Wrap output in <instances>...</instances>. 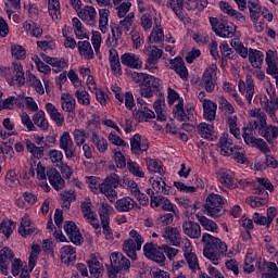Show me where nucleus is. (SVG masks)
Here are the masks:
<instances>
[{
    "label": "nucleus",
    "instance_id": "nucleus-1",
    "mask_svg": "<svg viewBox=\"0 0 278 278\" xmlns=\"http://www.w3.org/2000/svg\"><path fill=\"white\" fill-rule=\"evenodd\" d=\"M202 243L204 244L203 255L210 260L214 266L220 263V255L227 253V243L207 232L202 235Z\"/></svg>",
    "mask_w": 278,
    "mask_h": 278
},
{
    "label": "nucleus",
    "instance_id": "nucleus-2",
    "mask_svg": "<svg viewBox=\"0 0 278 278\" xmlns=\"http://www.w3.org/2000/svg\"><path fill=\"white\" fill-rule=\"evenodd\" d=\"M225 205H227V199L218 193H210L205 199L203 210L206 216L216 219L225 216L227 212Z\"/></svg>",
    "mask_w": 278,
    "mask_h": 278
},
{
    "label": "nucleus",
    "instance_id": "nucleus-3",
    "mask_svg": "<svg viewBox=\"0 0 278 278\" xmlns=\"http://www.w3.org/2000/svg\"><path fill=\"white\" fill-rule=\"evenodd\" d=\"M136 29V13L130 12L119 21V27L112 29V46L116 47L118 45V40L123 36V31L125 34H131Z\"/></svg>",
    "mask_w": 278,
    "mask_h": 278
},
{
    "label": "nucleus",
    "instance_id": "nucleus-4",
    "mask_svg": "<svg viewBox=\"0 0 278 278\" xmlns=\"http://www.w3.org/2000/svg\"><path fill=\"white\" fill-rule=\"evenodd\" d=\"M210 23L214 34L219 38H233L236 36V25L216 17H210Z\"/></svg>",
    "mask_w": 278,
    "mask_h": 278
},
{
    "label": "nucleus",
    "instance_id": "nucleus-5",
    "mask_svg": "<svg viewBox=\"0 0 278 278\" xmlns=\"http://www.w3.org/2000/svg\"><path fill=\"white\" fill-rule=\"evenodd\" d=\"M217 71L218 66H216V64H211L202 75L200 86L208 93H212L214 90H216V85L218 84Z\"/></svg>",
    "mask_w": 278,
    "mask_h": 278
},
{
    "label": "nucleus",
    "instance_id": "nucleus-6",
    "mask_svg": "<svg viewBox=\"0 0 278 278\" xmlns=\"http://www.w3.org/2000/svg\"><path fill=\"white\" fill-rule=\"evenodd\" d=\"M181 250L188 268H190L192 273L201 270V266L199 265V257L197 256V253L192 251V242H190L188 239H185L181 244Z\"/></svg>",
    "mask_w": 278,
    "mask_h": 278
},
{
    "label": "nucleus",
    "instance_id": "nucleus-7",
    "mask_svg": "<svg viewBox=\"0 0 278 278\" xmlns=\"http://www.w3.org/2000/svg\"><path fill=\"white\" fill-rule=\"evenodd\" d=\"M242 138L248 147H255L256 149H260L262 153H270V148H268L266 141H264V139L255 138L253 126L252 128H243Z\"/></svg>",
    "mask_w": 278,
    "mask_h": 278
},
{
    "label": "nucleus",
    "instance_id": "nucleus-8",
    "mask_svg": "<svg viewBox=\"0 0 278 278\" xmlns=\"http://www.w3.org/2000/svg\"><path fill=\"white\" fill-rule=\"evenodd\" d=\"M59 149L65 153L66 160H73V156L77 153V147L71 137V132H62L59 138Z\"/></svg>",
    "mask_w": 278,
    "mask_h": 278
},
{
    "label": "nucleus",
    "instance_id": "nucleus-9",
    "mask_svg": "<svg viewBox=\"0 0 278 278\" xmlns=\"http://www.w3.org/2000/svg\"><path fill=\"white\" fill-rule=\"evenodd\" d=\"M10 73L11 75H7L10 86H15V84L23 86L25 84V71H23L21 62H14Z\"/></svg>",
    "mask_w": 278,
    "mask_h": 278
},
{
    "label": "nucleus",
    "instance_id": "nucleus-10",
    "mask_svg": "<svg viewBox=\"0 0 278 278\" xmlns=\"http://www.w3.org/2000/svg\"><path fill=\"white\" fill-rule=\"evenodd\" d=\"M217 179L222 186L229 188V190H236V188H238V182H236V173L231 172L230 169H218Z\"/></svg>",
    "mask_w": 278,
    "mask_h": 278
},
{
    "label": "nucleus",
    "instance_id": "nucleus-11",
    "mask_svg": "<svg viewBox=\"0 0 278 278\" xmlns=\"http://www.w3.org/2000/svg\"><path fill=\"white\" fill-rule=\"evenodd\" d=\"M239 92L244 94L248 103L253 101V96L255 94V80H253V76L247 75L245 81L240 80L238 84Z\"/></svg>",
    "mask_w": 278,
    "mask_h": 278
},
{
    "label": "nucleus",
    "instance_id": "nucleus-12",
    "mask_svg": "<svg viewBox=\"0 0 278 278\" xmlns=\"http://www.w3.org/2000/svg\"><path fill=\"white\" fill-rule=\"evenodd\" d=\"M150 184L156 194H175V188L166 185V181H164L162 176H151Z\"/></svg>",
    "mask_w": 278,
    "mask_h": 278
},
{
    "label": "nucleus",
    "instance_id": "nucleus-13",
    "mask_svg": "<svg viewBox=\"0 0 278 278\" xmlns=\"http://www.w3.org/2000/svg\"><path fill=\"white\" fill-rule=\"evenodd\" d=\"M125 185L127 186V190L130 194L139 201L140 205H149V197L140 191V187L136 180L126 179Z\"/></svg>",
    "mask_w": 278,
    "mask_h": 278
},
{
    "label": "nucleus",
    "instance_id": "nucleus-14",
    "mask_svg": "<svg viewBox=\"0 0 278 278\" xmlns=\"http://www.w3.org/2000/svg\"><path fill=\"white\" fill-rule=\"evenodd\" d=\"M64 231L73 244L79 245L84 242V237L74 222H65Z\"/></svg>",
    "mask_w": 278,
    "mask_h": 278
},
{
    "label": "nucleus",
    "instance_id": "nucleus-15",
    "mask_svg": "<svg viewBox=\"0 0 278 278\" xmlns=\"http://www.w3.org/2000/svg\"><path fill=\"white\" fill-rule=\"evenodd\" d=\"M111 265L114 266L117 270L123 273V270H129L131 262L125 255L118 252H113L110 255Z\"/></svg>",
    "mask_w": 278,
    "mask_h": 278
},
{
    "label": "nucleus",
    "instance_id": "nucleus-16",
    "mask_svg": "<svg viewBox=\"0 0 278 278\" xmlns=\"http://www.w3.org/2000/svg\"><path fill=\"white\" fill-rule=\"evenodd\" d=\"M167 66L172 68V71H175L180 78L188 79V68L186 67V63H184V59H181V56L168 60Z\"/></svg>",
    "mask_w": 278,
    "mask_h": 278
},
{
    "label": "nucleus",
    "instance_id": "nucleus-17",
    "mask_svg": "<svg viewBox=\"0 0 278 278\" xmlns=\"http://www.w3.org/2000/svg\"><path fill=\"white\" fill-rule=\"evenodd\" d=\"M18 233L22 238H27V236H34L38 233V228L31 223L29 215H24L21 219V225L18 227Z\"/></svg>",
    "mask_w": 278,
    "mask_h": 278
},
{
    "label": "nucleus",
    "instance_id": "nucleus-18",
    "mask_svg": "<svg viewBox=\"0 0 278 278\" xmlns=\"http://www.w3.org/2000/svg\"><path fill=\"white\" fill-rule=\"evenodd\" d=\"M149 40L151 43L164 42V29H162V17L154 16V26L150 33Z\"/></svg>",
    "mask_w": 278,
    "mask_h": 278
},
{
    "label": "nucleus",
    "instance_id": "nucleus-19",
    "mask_svg": "<svg viewBox=\"0 0 278 278\" xmlns=\"http://www.w3.org/2000/svg\"><path fill=\"white\" fill-rule=\"evenodd\" d=\"M47 114L50 116L51 121L55 123L56 127H64V114L55 108V104L48 102L45 108Z\"/></svg>",
    "mask_w": 278,
    "mask_h": 278
},
{
    "label": "nucleus",
    "instance_id": "nucleus-20",
    "mask_svg": "<svg viewBox=\"0 0 278 278\" xmlns=\"http://www.w3.org/2000/svg\"><path fill=\"white\" fill-rule=\"evenodd\" d=\"M217 149L220 155L229 156L233 154V150L236 146H233V141L229 138L228 134H224L218 141Z\"/></svg>",
    "mask_w": 278,
    "mask_h": 278
},
{
    "label": "nucleus",
    "instance_id": "nucleus-21",
    "mask_svg": "<svg viewBox=\"0 0 278 278\" xmlns=\"http://www.w3.org/2000/svg\"><path fill=\"white\" fill-rule=\"evenodd\" d=\"M130 151L135 153V155H140V153L149 151V141L142 140V137L136 134L130 138Z\"/></svg>",
    "mask_w": 278,
    "mask_h": 278
},
{
    "label": "nucleus",
    "instance_id": "nucleus-22",
    "mask_svg": "<svg viewBox=\"0 0 278 278\" xmlns=\"http://www.w3.org/2000/svg\"><path fill=\"white\" fill-rule=\"evenodd\" d=\"M182 231L185 236L193 240L201 238V226L197 222L186 220L182 223Z\"/></svg>",
    "mask_w": 278,
    "mask_h": 278
},
{
    "label": "nucleus",
    "instance_id": "nucleus-23",
    "mask_svg": "<svg viewBox=\"0 0 278 278\" xmlns=\"http://www.w3.org/2000/svg\"><path fill=\"white\" fill-rule=\"evenodd\" d=\"M14 260V252L4 247L0 250V270L2 275H8V268H10V262Z\"/></svg>",
    "mask_w": 278,
    "mask_h": 278
},
{
    "label": "nucleus",
    "instance_id": "nucleus-24",
    "mask_svg": "<svg viewBox=\"0 0 278 278\" xmlns=\"http://www.w3.org/2000/svg\"><path fill=\"white\" fill-rule=\"evenodd\" d=\"M197 132L200 138H203L204 140H216V130L214 129L213 124H207L205 122L200 123L197 126Z\"/></svg>",
    "mask_w": 278,
    "mask_h": 278
},
{
    "label": "nucleus",
    "instance_id": "nucleus-25",
    "mask_svg": "<svg viewBox=\"0 0 278 278\" xmlns=\"http://www.w3.org/2000/svg\"><path fill=\"white\" fill-rule=\"evenodd\" d=\"M47 178L54 190H63L65 186L64 178H62V175L55 168H49L47 170Z\"/></svg>",
    "mask_w": 278,
    "mask_h": 278
},
{
    "label": "nucleus",
    "instance_id": "nucleus-26",
    "mask_svg": "<svg viewBox=\"0 0 278 278\" xmlns=\"http://www.w3.org/2000/svg\"><path fill=\"white\" fill-rule=\"evenodd\" d=\"M23 29L26 31V36H30V38H42V26L31 20H27L23 23Z\"/></svg>",
    "mask_w": 278,
    "mask_h": 278
},
{
    "label": "nucleus",
    "instance_id": "nucleus-27",
    "mask_svg": "<svg viewBox=\"0 0 278 278\" xmlns=\"http://www.w3.org/2000/svg\"><path fill=\"white\" fill-rule=\"evenodd\" d=\"M109 62L113 75H115V77H121V75H123V70L121 68V58L118 56V51H116V49L111 48L109 50Z\"/></svg>",
    "mask_w": 278,
    "mask_h": 278
},
{
    "label": "nucleus",
    "instance_id": "nucleus-28",
    "mask_svg": "<svg viewBox=\"0 0 278 278\" xmlns=\"http://www.w3.org/2000/svg\"><path fill=\"white\" fill-rule=\"evenodd\" d=\"M261 105L271 121H277L278 97L269 100H261Z\"/></svg>",
    "mask_w": 278,
    "mask_h": 278
},
{
    "label": "nucleus",
    "instance_id": "nucleus-29",
    "mask_svg": "<svg viewBox=\"0 0 278 278\" xmlns=\"http://www.w3.org/2000/svg\"><path fill=\"white\" fill-rule=\"evenodd\" d=\"M79 18L86 25H96L97 24V9L94 7H85L78 13Z\"/></svg>",
    "mask_w": 278,
    "mask_h": 278
},
{
    "label": "nucleus",
    "instance_id": "nucleus-30",
    "mask_svg": "<svg viewBox=\"0 0 278 278\" xmlns=\"http://www.w3.org/2000/svg\"><path fill=\"white\" fill-rule=\"evenodd\" d=\"M25 99V93L17 97L11 96L2 101H0V110H14V108H23V101Z\"/></svg>",
    "mask_w": 278,
    "mask_h": 278
},
{
    "label": "nucleus",
    "instance_id": "nucleus-31",
    "mask_svg": "<svg viewBox=\"0 0 278 278\" xmlns=\"http://www.w3.org/2000/svg\"><path fill=\"white\" fill-rule=\"evenodd\" d=\"M163 238L173 247H181V232L177 228L167 227L163 232Z\"/></svg>",
    "mask_w": 278,
    "mask_h": 278
},
{
    "label": "nucleus",
    "instance_id": "nucleus-32",
    "mask_svg": "<svg viewBox=\"0 0 278 278\" xmlns=\"http://www.w3.org/2000/svg\"><path fill=\"white\" fill-rule=\"evenodd\" d=\"M121 62L124 66H128V68H135L137 71L142 68V60L134 53H124L121 56Z\"/></svg>",
    "mask_w": 278,
    "mask_h": 278
},
{
    "label": "nucleus",
    "instance_id": "nucleus-33",
    "mask_svg": "<svg viewBox=\"0 0 278 278\" xmlns=\"http://www.w3.org/2000/svg\"><path fill=\"white\" fill-rule=\"evenodd\" d=\"M98 188L101 194H104V197H106L110 203H116V199H118V192L115 191L116 188H114L113 185L104 180L98 186Z\"/></svg>",
    "mask_w": 278,
    "mask_h": 278
},
{
    "label": "nucleus",
    "instance_id": "nucleus-34",
    "mask_svg": "<svg viewBox=\"0 0 278 278\" xmlns=\"http://www.w3.org/2000/svg\"><path fill=\"white\" fill-rule=\"evenodd\" d=\"M115 210L117 212H131L138 203L131 197H124L115 200Z\"/></svg>",
    "mask_w": 278,
    "mask_h": 278
},
{
    "label": "nucleus",
    "instance_id": "nucleus-35",
    "mask_svg": "<svg viewBox=\"0 0 278 278\" xmlns=\"http://www.w3.org/2000/svg\"><path fill=\"white\" fill-rule=\"evenodd\" d=\"M249 116H251V118H256L257 122H254V129H258V131H261V129H263L265 126H267L268 124L266 123V113H264V111H262V109H252L249 111Z\"/></svg>",
    "mask_w": 278,
    "mask_h": 278
},
{
    "label": "nucleus",
    "instance_id": "nucleus-36",
    "mask_svg": "<svg viewBox=\"0 0 278 278\" xmlns=\"http://www.w3.org/2000/svg\"><path fill=\"white\" fill-rule=\"evenodd\" d=\"M60 255L61 262L67 266L77 260V252L73 245H64L61 248Z\"/></svg>",
    "mask_w": 278,
    "mask_h": 278
},
{
    "label": "nucleus",
    "instance_id": "nucleus-37",
    "mask_svg": "<svg viewBox=\"0 0 278 278\" xmlns=\"http://www.w3.org/2000/svg\"><path fill=\"white\" fill-rule=\"evenodd\" d=\"M77 47H78V53L83 60H94V50H92V46L90 45V41L88 40L78 41Z\"/></svg>",
    "mask_w": 278,
    "mask_h": 278
},
{
    "label": "nucleus",
    "instance_id": "nucleus-38",
    "mask_svg": "<svg viewBox=\"0 0 278 278\" xmlns=\"http://www.w3.org/2000/svg\"><path fill=\"white\" fill-rule=\"evenodd\" d=\"M248 59L253 68H262V64H264V52L250 48Z\"/></svg>",
    "mask_w": 278,
    "mask_h": 278
},
{
    "label": "nucleus",
    "instance_id": "nucleus-39",
    "mask_svg": "<svg viewBox=\"0 0 278 278\" xmlns=\"http://www.w3.org/2000/svg\"><path fill=\"white\" fill-rule=\"evenodd\" d=\"M75 105H77V101L71 93L61 94V108L63 112H68L70 114L75 112Z\"/></svg>",
    "mask_w": 278,
    "mask_h": 278
},
{
    "label": "nucleus",
    "instance_id": "nucleus-40",
    "mask_svg": "<svg viewBox=\"0 0 278 278\" xmlns=\"http://www.w3.org/2000/svg\"><path fill=\"white\" fill-rule=\"evenodd\" d=\"M90 141L92 142L93 147H96L97 151H99V153H105L110 147L108 139L99 136L96 131L92 132Z\"/></svg>",
    "mask_w": 278,
    "mask_h": 278
},
{
    "label": "nucleus",
    "instance_id": "nucleus-41",
    "mask_svg": "<svg viewBox=\"0 0 278 278\" xmlns=\"http://www.w3.org/2000/svg\"><path fill=\"white\" fill-rule=\"evenodd\" d=\"M147 166L150 175H156V177H164V166L156 159H149L147 160Z\"/></svg>",
    "mask_w": 278,
    "mask_h": 278
},
{
    "label": "nucleus",
    "instance_id": "nucleus-42",
    "mask_svg": "<svg viewBox=\"0 0 278 278\" xmlns=\"http://www.w3.org/2000/svg\"><path fill=\"white\" fill-rule=\"evenodd\" d=\"M155 16H157L155 12H147L141 15L140 25L143 31H151L153 29V25L155 26Z\"/></svg>",
    "mask_w": 278,
    "mask_h": 278
},
{
    "label": "nucleus",
    "instance_id": "nucleus-43",
    "mask_svg": "<svg viewBox=\"0 0 278 278\" xmlns=\"http://www.w3.org/2000/svg\"><path fill=\"white\" fill-rule=\"evenodd\" d=\"M99 29L102 34H108L110 30V10H99Z\"/></svg>",
    "mask_w": 278,
    "mask_h": 278
},
{
    "label": "nucleus",
    "instance_id": "nucleus-44",
    "mask_svg": "<svg viewBox=\"0 0 278 278\" xmlns=\"http://www.w3.org/2000/svg\"><path fill=\"white\" fill-rule=\"evenodd\" d=\"M24 142L26 144V150L33 155V157L36 160H42V157H45V147H38L29 139H25Z\"/></svg>",
    "mask_w": 278,
    "mask_h": 278
},
{
    "label": "nucleus",
    "instance_id": "nucleus-45",
    "mask_svg": "<svg viewBox=\"0 0 278 278\" xmlns=\"http://www.w3.org/2000/svg\"><path fill=\"white\" fill-rule=\"evenodd\" d=\"M203 116L206 121H214L216 118V110H218V106L216 103L212 102V100H204L203 101Z\"/></svg>",
    "mask_w": 278,
    "mask_h": 278
},
{
    "label": "nucleus",
    "instance_id": "nucleus-46",
    "mask_svg": "<svg viewBox=\"0 0 278 278\" xmlns=\"http://www.w3.org/2000/svg\"><path fill=\"white\" fill-rule=\"evenodd\" d=\"M114 214V207L108 203V201H103L100 203L99 216L101 223H110V216Z\"/></svg>",
    "mask_w": 278,
    "mask_h": 278
},
{
    "label": "nucleus",
    "instance_id": "nucleus-47",
    "mask_svg": "<svg viewBox=\"0 0 278 278\" xmlns=\"http://www.w3.org/2000/svg\"><path fill=\"white\" fill-rule=\"evenodd\" d=\"M197 220L205 229V231H211L212 233H218V224L216 222L207 218L203 215H197Z\"/></svg>",
    "mask_w": 278,
    "mask_h": 278
},
{
    "label": "nucleus",
    "instance_id": "nucleus-48",
    "mask_svg": "<svg viewBox=\"0 0 278 278\" xmlns=\"http://www.w3.org/2000/svg\"><path fill=\"white\" fill-rule=\"evenodd\" d=\"M87 264H88L90 275H92V277H96V278L103 277V265H101V263L99 262V260H97V257L92 256L91 260L87 262Z\"/></svg>",
    "mask_w": 278,
    "mask_h": 278
},
{
    "label": "nucleus",
    "instance_id": "nucleus-49",
    "mask_svg": "<svg viewBox=\"0 0 278 278\" xmlns=\"http://www.w3.org/2000/svg\"><path fill=\"white\" fill-rule=\"evenodd\" d=\"M33 123L39 127V129H42V131H47V129H49V119H47V115L42 110L33 115Z\"/></svg>",
    "mask_w": 278,
    "mask_h": 278
},
{
    "label": "nucleus",
    "instance_id": "nucleus-50",
    "mask_svg": "<svg viewBox=\"0 0 278 278\" xmlns=\"http://www.w3.org/2000/svg\"><path fill=\"white\" fill-rule=\"evenodd\" d=\"M226 124L229 129V132L235 138H237V140H240L241 134H240V127H238V115H228Z\"/></svg>",
    "mask_w": 278,
    "mask_h": 278
},
{
    "label": "nucleus",
    "instance_id": "nucleus-51",
    "mask_svg": "<svg viewBox=\"0 0 278 278\" xmlns=\"http://www.w3.org/2000/svg\"><path fill=\"white\" fill-rule=\"evenodd\" d=\"M135 118L139 123H147L151 121V118H155V112L147 106H143L135 113Z\"/></svg>",
    "mask_w": 278,
    "mask_h": 278
},
{
    "label": "nucleus",
    "instance_id": "nucleus-52",
    "mask_svg": "<svg viewBox=\"0 0 278 278\" xmlns=\"http://www.w3.org/2000/svg\"><path fill=\"white\" fill-rule=\"evenodd\" d=\"M72 25L74 27V34L78 40H88V34L86 33V28L81 25V21L79 18L74 17L72 20Z\"/></svg>",
    "mask_w": 278,
    "mask_h": 278
},
{
    "label": "nucleus",
    "instance_id": "nucleus-53",
    "mask_svg": "<svg viewBox=\"0 0 278 278\" xmlns=\"http://www.w3.org/2000/svg\"><path fill=\"white\" fill-rule=\"evenodd\" d=\"M258 134L267 141L275 140V138H278V127L267 124L264 128L258 130Z\"/></svg>",
    "mask_w": 278,
    "mask_h": 278
},
{
    "label": "nucleus",
    "instance_id": "nucleus-54",
    "mask_svg": "<svg viewBox=\"0 0 278 278\" xmlns=\"http://www.w3.org/2000/svg\"><path fill=\"white\" fill-rule=\"evenodd\" d=\"M4 184L8 186V188H18V186H21V180L18 179V174H16V170L10 169L7 172Z\"/></svg>",
    "mask_w": 278,
    "mask_h": 278
},
{
    "label": "nucleus",
    "instance_id": "nucleus-55",
    "mask_svg": "<svg viewBox=\"0 0 278 278\" xmlns=\"http://www.w3.org/2000/svg\"><path fill=\"white\" fill-rule=\"evenodd\" d=\"M184 2L185 0H168L166 3L167 8L173 10L180 21H184Z\"/></svg>",
    "mask_w": 278,
    "mask_h": 278
},
{
    "label": "nucleus",
    "instance_id": "nucleus-56",
    "mask_svg": "<svg viewBox=\"0 0 278 278\" xmlns=\"http://www.w3.org/2000/svg\"><path fill=\"white\" fill-rule=\"evenodd\" d=\"M138 245L134 244L132 240H126L123 243V252L129 257L130 260H138Z\"/></svg>",
    "mask_w": 278,
    "mask_h": 278
},
{
    "label": "nucleus",
    "instance_id": "nucleus-57",
    "mask_svg": "<svg viewBox=\"0 0 278 278\" xmlns=\"http://www.w3.org/2000/svg\"><path fill=\"white\" fill-rule=\"evenodd\" d=\"M174 117H176L180 123H186L189 119L188 114L184 110V100H179L173 108Z\"/></svg>",
    "mask_w": 278,
    "mask_h": 278
},
{
    "label": "nucleus",
    "instance_id": "nucleus-58",
    "mask_svg": "<svg viewBox=\"0 0 278 278\" xmlns=\"http://www.w3.org/2000/svg\"><path fill=\"white\" fill-rule=\"evenodd\" d=\"M217 103H219V110H222L226 116H232L233 112H236L233 105L223 96L217 98Z\"/></svg>",
    "mask_w": 278,
    "mask_h": 278
},
{
    "label": "nucleus",
    "instance_id": "nucleus-59",
    "mask_svg": "<svg viewBox=\"0 0 278 278\" xmlns=\"http://www.w3.org/2000/svg\"><path fill=\"white\" fill-rule=\"evenodd\" d=\"M76 147H81L88 140V134L85 129L75 128L72 132Z\"/></svg>",
    "mask_w": 278,
    "mask_h": 278
},
{
    "label": "nucleus",
    "instance_id": "nucleus-60",
    "mask_svg": "<svg viewBox=\"0 0 278 278\" xmlns=\"http://www.w3.org/2000/svg\"><path fill=\"white\" fill-rule=\"evenodd\" d=\"M143 84L148 86L150 89H152L154 92H160L162 90V79L155 76L148 74L146 81Z\"/></svg>",
    "mask_w": 278,
    "mask_h": 278
},
{
    "label": "nucleus",
    "instance_id": "nucleus-61",
    "mask_svg": "<svg viewBox=\"0 0 278 278\" xmlns=\"http://www.w3.org/2000/svg\"><path fill=\"white\" fill-rule=\"evenodd\" d=\"M14 229H16V224L10 219H4L0 224V233H3L5 238H10Z\"/></svg>",
    "mask_w": 278,
    "mask_h": 278
},
{
    "label": "nucleus",
    "instance_id": "nucleus-62",
    "mask_svg": "<svg viewBox=\"0 0 278 278\" xmlns=\"http://www.w3.org/2000/svg\"><path fill=\"white\" fill-rule=\"evenodd\" d=\"M262 278H278V267L273 262L265 263V268Z\"/></svg>",
    "mask_w": 278,
    "mask_h": 278
},
{
    "label": "nucleus",
    "instance_id": "nucleus-63",
    "mask_svg": "<svg viewBox=\"0 0 278 278\" xmlns=\"http://www.w3.org/2000/svg\"><path fill=\"white\" fill-rule=\"evenodd\" d=\"M127 168L128 172L134 175V177H139L140 179L144 178V170H142V167L140 164L129 160L127 161Z\"/></svg>",
    "mask_w": 278,
    "mask_h": 278
},
{
    "label": "nucleus",
    "instance_id": "nucleus-64",
    "mask_svg": "<svg viewBox=\"0 0 278 278\" xmlns=\"http://www.w3.org/2000/svg\"><path fill=\"white\" fill-rule=\"evenodd\" d=\"M48 12L51 18H60V0H48Z\"/></svg>",
    "mask_w": 278,
    "mask_h": 278
}]
</instances>
